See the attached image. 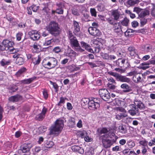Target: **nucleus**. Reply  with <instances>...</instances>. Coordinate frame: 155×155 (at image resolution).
I'll list each match as a JSON object with an SVG mask.
<instances>
[{
    "instance_id": "20",
    "label": "nucleus",
    "mask_w": 155,
    "mask_h": 155,
    "mask_svg": "<svg viewBox=\"0 0 155 155\" xmlns=\"http://www.w3.org/2000/svg\"><path fill=\"white\" fill-rule=\"evenodd\" d=\"M151 60H150L147 62H144L141 63L140 65L141 69L143 70H145L148 68L149 67L148 66L150 64H152L151 63Z\"/></svg>"
},
{
    "instance_id": "2",
    "label": "nucleus",
    "mask_w": 155,
    "mask_h": 155,
    "mask_svg": "<svg viewBox=\"0 0 155 155\" xmlns=\"http://www.w3.org/2000/svg\"><path fill=\"white\" fill-rule=\"evenodd\" d=\"M60 28L58 24L55 21H51L47 28V30L49 33L55 37L60 34Z\"/></svg>"
},
{
    "instance_id": "58",
    "label": "nucleus",
    "mask_w": 155,
    "mask_h": 155,
    "mask_svg": "<svg viewBox=\"0 0 155 155\" xmlns=\"http://www.w3.org/2000/svg\"><path fill=\"white\" fill-rule=\"evenodd\" d=\"M75 50L77 51H79L80 52H82L84 51V49L81 48L80 45L77 48H76Z\"/></svg>"
},
{
    "instance_id": "13",
    "label": "nucleus",
    "mask_w": 155,
    "mask_h": 155,
    "mask_svg": "<svg viewBox=\"0 0 155 155\" xmlns=\"http://www.w3.org/2000/svg\"><path fill=\"white\" fill-rule=\"evenodd\" d=\"M71 149L73 151L78 152L81 154H83L84 153L83 148L78 146H73L71 147Z\"/></svg>"
},
{
    "instance_id": "43",
    "label": "nucleus",
    "mask_w": 155,
    "mask_h": 155,
    "mask_svg": "<svg viewBox=\"0 0 155 155\" xmlns=\"http://www.w3.org/2000/svg\"><path fill=\"white\" fill-rule=\"evenodd\" d=\"M142 10V9L140 8L137 7H135L134 8L133 12H136L137 14L138 15V17L140 14L141 12V11Z\"/></svg>"
},
{
    "instance_id": "26",
    "label": "nucleus",
    "mask_w": 155,
    "mask_h": 155,
    "mask_svg": "<svg viewBox=\"0 0 155 155\" xmlns=\"http://www.w3.org/2000/svg\"><path fill=\"white\" fill-rule=\"evenodd\" d=\"M32 62L34 65H38L41 61V58L39 55L38 58H32Z\"/></svg>"
},
{
    "instance_id": "51",
    "label": "nucleus",
    "mask_w": 155,
    "mask_h": 155,
    "mask_svg": "<svg viewBox=\"0 0 155 155\" xmlns=\"http://www.w3.org/2000/svg\"><path fill=\"white\" fill-rule=\"evenodd\" d=\"M87 134L86 131L85 130H82L80 132V136L82 138H84L85 136H86Z\"/></svg>"
},
{
    "instance_id": "53",
    "label": "nucleus",
    "mask_w": 155,
    "mask_h": 155,
    "mask_svg": "<svg viewBox=\"0 0 155 155\" xmlns=\"http://www.w3.org/2000/svg\"><path fill=\"white\" fill-rule=\"evenodd\" d=\"M22 35V33L21 32H19L17 33L16 35L17 40L18 41H20L21 40V37Z\"/></svg>"
},
{
    "instance_id": "59",
    "label": "nucleus",
    "mask_w": 155,
    "mask_h": 155,
    "mask_svg": "<svg viewBox=\"0 0 155 155\" xmlns=\"http://www.w3.org/2000/svg\"><path fill=\"white\" fill-rule=\"evenodd\" d=\"M107 87L110 89L114 90L115 88V86L112 84L108 83L107 84Z\"/></svg>"
},
{
    "instance_id": "4",
    "label": "nucleus",
    "mask_w": 155,
    "mask_h": 155,
    "mask_svg": "<svg viewBox=\"0 0 155 155\" xmlns=\"http://www.w3.org/2000/svg\"><path fill=\"white\" fill-rule=\"evenodd\" d=\"M58 60L54 57H50L49 60L47 61L43 66L48 69H52L54 68L58 65Z\"/></svg>"
},
{
    "instance_id": "39",
    "label": "nucleus",
    "mask_w": 155,
    "mask_h": 155,
    "mask_svg": "<svg viewBox=\"0 0 155 155\" xmlns=\"http://www.w3.org/2000/svg\"><path fill=\"white\" fill-rule=\"evenodd\" d=\"M67 99L66 98H64L62 97H61L60 98V101L59 103L57 104V105L58 106H62V104H64L65 102V100Z\"/></svg>"
},
{
    "instance_id": "56",
    "label": "nucleus",
    "mask_w": 155,
    "mask_h": 155,
    "mask_svg": "<svg viewBox=\"0 0 155 155\" xmlns=\"http://www.w3.org/2000/svg\"><path fill=\"white\" fill-rule=\"evenodd\" d=\"M112 150L114 151H120L121 150L120 148L118 146H116L112 148Z\"/></svg>"
},
{
    "instance_id": "36",
    "label": "nucleus",
    "mask_w": 155,
    "mask_h": 155,
    "mask_svg": "<svg viewBox=\"0 0 155 155\" xmlns=\"http://www.w3.org/2000/svg\"><path fill=\"white\" fill-rule=\"evenodd\" d=\"M106 20L110 25H113V26L115 25H117V23L115 21H116L112 18H107Z\"/></svg>"
},
{
    "instance_id": "5",
    "label": "nucleus",
    "mask_w": 155,
    "mask_h": 155,
    "mask_svg": "<svg viewBox=\"0 0 155 155\" xmlns=\"http://www.w3.org/2000/svg\"><path fill=\"white\" fill-rule=\"evenodd\" d=\"M109 137L107 134H104L101 136L100 138H102V143L103 146L107 149L109 148L114 143H113L111 140L107 139Z\"/></svg>"
},
{
    "instance_id": "40",
    "label": "nucleus",
    "mask_w": 155,
    "mask_h": 155,
    "mask_svg": "<svg viewBox=\"0 0 155 155\" xmlns=\"http://www.w3.org/2000/svg\"><path fill=\"white\" fill-rule=\"evenodd\" d=\"M56 5L57 6L58 8L63 9L64 7V2H59V3H56Z\"/></svg>"
},
{
    "instance_id": "12",
    "label": "nucleus",
    "mask_w": 155,
    "mask_h": 155,
    "mask_svg": "<svg viewBox=\"0 0 155 155\" xmlns=\"http://www.w3.org/2000/svg\"><path fill=\"white\" fill-rule=\"evenodd\" d=\"M2 44L5 45L6 49L7 48V49L6 50H7L9 49L10 48L13 47L14 45V42L7 39H5L3 40Z\"/></svg>"
},
{
    "instance_id": "16",
    "label": "nucleus",
    "mask_w": 155,
    "mask_h": 155,
    "mask_svg": "<svg viewBox=\"0 0 155 155\" xmlns=\"http://www.w3.org/2000/svg\"><path fill=\"white\" fill-rule=\"evenodd\" d=\"M70 43L71 46L74 48V50L79 45L78 41L76 37L72 39H71L70 40Z\"/></svg>"
},
{
    "instance_id": "6",
    "label": "nucleus",
    "mask_w": 155,
    "mask_h": 155,
    "mask_svg": "<svg viewBox=\"0 0 155 155\" xmlns=\"http://www.w3.org/2000/svg\"><path fill=\"white\" fill-rule=\"evenodd\" d=\"M99 93L100 97L103 100L105 101H109L110 98V93L107 89H100Z\"/></svg>"
},
{
    "instance_id": "46",
    "label": "nucleus",
    "mask_w": 155,
    "mask_h": 155,
    "mask_svg": "<svg viewBox=\"0 0 155 155\" xmlns=\"http://www.w3.org/2000/svg\"><path fill=\"white\" fill-rule=\"evenodd\" d=\"M136 50L132 51L130 52V54L131 56H134V57H137L138 58L140 59L139 55L136 52Z\"/></svg>"
},
{
    "instance_id": "33",
    "label": "nucleus",
    "mask_w": 155,
    "mask_h": 155,
    "mask_svg": "<svg viewBox=\"0 0 155 155\" xmlns=\"http://www.w3.org/2000/svg\"><path fill=\"white\" fill-rule=\"evenodd\" d=\"M110 138L112 142L113 143H115L117 140L118 138V137L116 136L115 134L114 133H111L110 135Z\"/></svg>"
},
{
    "instance_id": "11",
    "label": "nucleus",
    "mask_w": 155,
    "mask_h": 155,
    "mask_svg": "<svg viewBox=\"0 0 155 155\" xmlns=\"http://www.w3.org/2000/svg\"><path fill=\"white\" fill-rule=\"evenodd\" d=\"M81 103L82 104L83 106L87 105L88 106V108L90 110H92V108L90 102H91V99L90 98H82L81 100Z\"/></svg>"
},
{
    "instance_id": "19",
    "label": "nucleus",
    "mask_w": 155,
    "mask_h": 155,
    "mask_svg": "<svg viewBox=\"0 0 155 155\" xmlns=\"http://www.w3.org/2000/svg\"><path fill=\"white\" fill-rule=\"evenodd\" d=\"M36 78V77H34L27 79H25L20 81L21 83L23 84H29L31 83Z\"/></svg>"
},
{
    "instance_id": "18",
    "label": "nucleus",
    "mask_w": 155,
    "mask_h": 155,
    "mask_svg": "<svg viewBox=\"0 0 155 155\" xmlns=\"http://www.w3.org/2000/svg\"><path fill=\"white\" fill-rule=\"evenodd\" d=\"M120 87L121 88L125 89L123 90V91L125 93L129 92L132 91L130 87L126 83L122 84Z\"/></svg>"
},
{
    "instance_id": "35",
    "label": "nucleus",
    "mask_w": 155,
    "mask_h": 155,
    "mask_svg": "<svg viewBox=\"0 0 155 155\" xmlns=\"http://www.w3.org/2000/svg\"><path fill=\"white\" fill-rule=\"evenodd\" d=\"M26 70L25 68L23 67L20 69L16 73V75L17 77L20 76L23 73L25 72Z\"/></svg>"
},
{
    "instance_id": "42",
    "label": "nucleus",
    "mask_w": 155,
    "mask_h": 155,
    "mask_svg": "<svg viewBox=\"0 0 155 155\" xmlns=\"http://www.w3.org/2000/svg\"><path fill=\"white\" fill-rule=\"evenodd\" d=\"M144 49L146 52H150L152 51V47L150 45H146L144 46Z\"/></svg>"
},
{
    "instance_id": "32",
    "label": "nucleus",
    "mask_w": 155,
    "mask_h": 155,
    "mask_svg": "<svg viewBox=\"0 0 155 155\" xmlns=\"http://www.w3.org/2000/svg\"><path fill=\"white\" fill-rule=\"evenodd\" d=\"M133 80L135 83L141 82L142 80L141 77L140 76L136 75L134 76L133 78Z\"/></svg>"
},
{
    "instance_id": "17",
    "label": "nucleus",
    "mask_w": 155,
    "mask_h": 155,
    "mask_svg": "<svg viewBox=\"0 0 155 155\" xmlns=\"http://www.w3.org/2000/svg\"><path fill=\"white\" fill-rule=\"evenodd\" d=\"M111 15L113 17V18L116 21H117L119 18L120 14L118 10H115L112 11Z\"/></svg>"
},
{
    "instance_id": "7",
    "label": "nucleus",
    "mask_w": 155,
    "mask_h": 155,
    "mask_svg": "<svg viewBox=\"0 0 155 155\" xmlns=\"http://www.w3.org/2000/svg\"><path fill=\"white\" fill-rule=\"evenodd\" d=\"M90 104L92 107V110L98 108L100 106V103L102 102V100L100 98L91 97V98Z\"/></svg>"
},
{
    "instance_id": "45",
    "label": "nucleus",
    "mask_w": 155,
    "mask_h": 155,
    "mask_svg": "<svg viewBox=\"0 0 155 155\" xmlns=\"http://www.w3.org/2000/svg\"><path fill=\"white\" fill-rule=\"evenodd\" d=\"M81 47L84 48L85 50L90 45L83 41L81 42Z\"/></svg>"
},
{
    "instance_id": "23",
    "label": "nucleus",
    "mask_w": 155,
    "mask_h": 155,
    "mask_svg": "<svg viewBox=\"0 0 155 155\" xmlns=\"http://www.w3.org/2000/svg\"><path fill=\"white\" fill-rule=\"evenodd\" d=\"M119 131L122 134H124L127 133V128L126 125H120L118 127Z\"/></svg>"
},
{
    "instance_id": "48",
    "label": "nucleus",
    "mask_w": 155,
    "mask_h": 155,
    "mask_svg": "<svg viewBox=\"0 0 155 155\" xmlns=\"http://www.w3.org/2000/svg\"><path fill=\"white\" fill-rule=\"evenodd\" d=\"M50 83L51 84L53 85L54 88L56 90V92L57 91L58 89V86L57 84L51 81H50Z\"/></svg>"
},
{
    "instance_id": "15",
    "label": "nucleus",
    "mask_w": 155,
    "mask_h": 155,
    "mask_svg": "<svg viewBox=\"0 0 155 155\" xmlns=\"http://www.w3.org/2000/svg\"><path fill=\"white\" fill-rule=\"evenodd\" d=\"M134 106L136 105L137 107L141 109H144L145 106L143 104L140 100L137 99H135L134 101Z\"/></svg>"
},
{
    "instance_id": "9",
    "label": "nucleus",
    "mask_w": 155,
    "mask_h": 155,
    "mask_svg": "<svg viewBox=\"0 0 155 155\" xmlns=\"http://www.w3.org/2000/svg\"><path fill=\"white\" fill-rule=\"evenodd\" d=\"M28 35L31 39L33 41L38 40L40 38V32L36 30H32L28 32Z\"/></svg>"
},
{
    "instance_id": "34",
    "label": "nucleus",
    "mask_w": 155,
    "mask_h": 155,
    "mask_svg": "<svg viewBox=\"0 0 155 155\" xmlns=\"http://www.w3.org/2000/svg\"><path fill=\"white\" fill-rule=\"evenodd\" d=\"M129 20L126 17L124 18L121 21V25L124 26H127L128 25Z\"/></svg>"
},
{
    "instance_id": "60",
    "label": "nucleus",
    "mask_w": 155,
    "mask_h": 155,
    "mask_svg": "<svg viewBox=\"0 0 155 155\" xmlns=\"http://www.w3.org/2000/svg\"><path fill=\"white\" fill-rule=\"evenodd\" d=\"M132 26L133 27L136 28L138 26V23L137 21H134L131 23Z\"/></svg>"
},
{
    "instance_id": "55",
    "label": "nucleus",
    "mask_w": 155,
    "mask_h": 155,
    "mask_svg": "<svg viewBox=\"0 0 155 155\" xmlns=\"http://www.w3.org/2000/svg\"><path fill=\"white\" fill-rule=\"evenodd\" d=\"M150 14L152 16L155 18V7L151 9Z\"/></svg>"
},
{
    "instance_id": "21",
    "label": "nucleus",
    "mask_w": 155,
    "mask_h": 155,
    "mask_svg": "<svg viewBox=\"0 0 155 155\" xmlns=\"http://www.w3.org/2000/svg\"><path fill=\"white\" fill-rule=\"evenodd\" d=\"M150 14V11L149 10L147 9H142L141 12L139 15V17L145 18L146 16L149 15Z\"/></svg>"
},
{
    "instance_id": "44",
    "label": "nucleus",
    "mask_w": 155,
    "mask_h": 155,
    "mask_svg": "<svg viewBox=\"0 0 155 155\" xmlns=\"http://www.w3.org/2000/svg\"><path fill=\"white\" fill-rule=\"evenodd\" d=\"M90 13L92 16L96 17L97 16V12L94 8H91L90 10Z\"/></svg>"
},
{
    "instance_id": "64",
    "label": "nucleus",
    "mask_w": 155,
    "mask_h": 155,
    "mask_svg": "<svg viewBox=\"0 0 155 155\" xmlns=\"http://www.w3.org/2000/svg\"><path fill=\"white\" fill-rule=\"evenodd\" d=\"M67 109L69 110H71L73 108L71 104L69 102L67 103Z\"/></svg>"
},
{
    "instance_id": "10",
    "label": "nucleus",
    "mask_w": 155,
    "mask_h": 155,
    "mask_svg": "<svg viewBox=\"0 0 155 155\" xmlns=\"http://www.w3.org/2000/svg\"><path fill=\"white\" fill-rule=\"evenodd\" d=\"M73 24L74 28L73 33L75 35H78L80 32V27L79 23L76 21L74 20Z\"/></svg>"
},
{
    "instance_id": "30",
    "label": "nucleus",
    "mask_w": 155,
    "mask_h": 155,
    "mask_svg": "<svg viewBox=\"0 0 155 155\" xmlns=\"http://www.w3.org/2000/svg\"><path fill=\"white\" fill-rule=\"evenodd\" d=\"M30 148L31 147L29 146V145L25 144L23 145V147L21 149L23 153H25L27 151H28Z\"/></svg>"
},
{
    "instance_id": "28",
    "label": "nucleus",
    "mask_w": 155,
    "mask_h": 155,
    "mask_svg": "<svg viewBox=\"0 0 155 155\" xmlns=\"http://www.w3.org/2000/svg\"><path fill=\"white\" fill-rule=\"evenodd\" d=\"M138 18L140 20V26L143 27L147 23V20L145 18L138 17Z\"/></svg>"
},
{
    "instance_id": "14",
    "label": "nucleus",
    "mask_w": 155,
    "mask_h": 155,
    "mask_svg": "<svg viewBox=\"0 0 155 155\" xmlns=\"http://www.w3.org/2000/svg\"><path fill=\"white\" fill-rule=\"evenodd\" d=\"M22 96L18 94L12 96L8 98V100L10 101L13 102H17L22 100Z\"/></svg>"
},
{
    "instance_id": "8",
    "label": "nucleus",
    "mask_w": 155,
    "mask_h": 155,
    "mask_svg": "<svg viewBox=\"0 0 155 155\" xmlns=\"http://www.w3.org/2000/svg\"><path fill=\"white\" fill-rule=\"evenodd\" d=\"M88 31L91 35L94 37H99L102 34L100 31L96 27H90L88 28Z\"/></svg>"
},
{
    "instance_id": "52",
    "label": "nucleus",
    "mask_w": 155,
    "mask_h": 155,
    "mask_svg": "<svg viewBox=\"0 0 155 155\" xmlns=\"http://www.w3.org/2000/svg\"><path fill=\"white\" fill-rule=\"evenodd\" d=\"M56 13L59 15H61L63 14L64 10L57 8L56 9Z\"/></svg>"
},
{
    "instance_id": "62",
    "label": "nucleus",
    "mask_w": 155,
    "mask_h": 155,
    "mask_svg": "<svg viewBox=\"0 0 155 155\" xmlns=\"http://www.w3.org/2000/svg\"><path fill=\"white\" fill-rule=\"evenodd\" d=\"M53 51L56 53H58L61 51V49L59 47H56L53 49Z\"/></svg>"
},
{
    "instance_id": "54",
    "label": "nucleus",
    "mask_w": 155,
    "mask_h": 155,
    "mask_svg": "<svg viewBox=\"0 0 155 155\" xmlns=\"http://www.w3.org/2000/svg\"><path fill=\"white\" fill-rule=\"evenodd\" d=\"M139 143L144 147L147 146V142L146 140L140 141Z\"/></svg>"
},
{
    "instance_id": "31",
    "label": "nucleus",
    "mask_w": 155,
    "mask_h": 155,
    "mask_svg": "<svg viewBox=\"0 0 155 155\" xmlns=\"http://www.w3.org/2000/svg\"><path fill=\"white\" fill-rule=\"evenodd\" d=\"M10 63V61L9 60L6 61L4 59H2L0 61V64L1 65L5 67V66L9 65Z\"/></svg>"
},
{
    "instance_id": "63",
    "label": "nucleus",
    "mask_w": 155,
    "mask_h": 155,
    "mask_svg": "<svg viewBox=\"0 0 155 155\" xmlns=\"http://www.w3.org/2000/svg\"><path fill=\"white\" fill-rule=\"evenodd\" d=\"M43 95L44 97V98L45 99H47L48 97V94L46 90H44L43 91Z\"/></svg>"
},
{
    "instance_id": "57",
    "label": "nucleus",
    "mask_w": 155,
    "mask_h": 155,
    "mask_svg": "<svg viewBox=\"0 0 155 155\" xmlns=\"http://www.w3.org/2000/svg\"><path fill=\"white\" fill-rule=\"evenodd\" d=\"M68 37L70 40H71V39H72L74 38H76V37L74 36V35H73L72 32L71 31H69V32Z\"/></svg>"
},
{
    "instance_id": "24",
    "label": "nucleus",
    "mask_w": 155,
    "mask_h": 155,
    "mask_svg": "<svg viewBox=\"0 0 155 155\" xmlns=\"http://www.w3.org/2000/svg\"><path fill=\"white\" fill-rule=\"evenodd\" d=\"M114 28V31L116 33H119L120 31H122L121 27L120 25V22L117 23V25H115L113 26Z\"/></svg>"
},
{
    "instance_id": "1",
    "label": "nucleus",
    "mask_w": 155,
    "mask_h": 155,
    "mask_svg": "<svg viewBox=\"0 0 155 155\" xmlns=\"http://www.w3.org/2000/svg\"><path fill=\"white\" fill-rule=\"evenodd\" d=\"M64 126V120L62 119L57 120L54 124L49 128V134L50 135L58 134L61 132Z\"/></svg>"
},
{
    "instance_id": "37",
    "label": "nucleus",
    "mask_w": 155,
    "mask_h": 155,
    "mask_svg": "<svg viewBox=\"0 0 155 155\" xmlns=\"http://www.w3.org/2000/svg\"><path fill=\"white\" fill-rule=\"evenodd\" d=\"M54 145V143L51 141H47L45 144V146L49 148H51Z\"/></svg>"
},
{
    "instance_id": "27",
    "label": "nucleus",
    "mask_w": 155,
    "mask_h": 155,
    "mask_svg": "<svg viewBox=\"0 0 155 155\" xmlns=\"http://www.w3.org/2000/svg\"><path fill=\"white\" fill-rule=\"evenodd\" d=\"M97 131L98 133V134L100 136H102V134H105L107 133L108 132L107 129L105 128H103L102 129H100L99 128L97 129Z\"/></svg>"
},
{
    "instance_id": "22",
    "label": "nucleus",
    "mask_w": 155,
    "mask_h": 155,
    "mask_svg": "<svg viewBox=\"0 0 155 155\" xmlns=\"http://www.w3.org/2000/svg\"><path fill=\"white\" fill-rule=\"evenodd\" d=\"M131 106L133 107V109L130 110H129V113L132 116L135 115L137 113H138V108H136L135 106H134V104H132L130 105Z\"/></svg>"
},
{
    "instance_id": "38",
    "label": "nucleus",
    "mask_w": 155,
    "mask_h": 155,
    "mask_svg": "<svg viewBox=\"0 0 155 155\" xmlns=\"http://www.w3.org/2000/svg\"><path fill=\"white\" fill-rule=\"evenodd\" d=\"M138 3V0H128L127 3L130 6H132Z\"/></svg>"
},
{
    "instance_id": "61",
    "label": "nucleus",
    "mask_w": 155,
    "mask_h": 155,
    "mask_svg": "<svg viewBox=\"0 0 155 155\" xmlns=\"http://www.w3.org/2000/svg\"><path fill=\"white\" fill-rule=\"evenodd\" d=\"M6 48L5 45H3L2 43L0 44V52L3 51L5 50H6Z\"/></svg>"
},
{
    "instance_id": "25",
    "label": "nucleus",
    "mask_w": 155,
    "mask_h": 155,
    "mask_svg": "<svg viewBox=\"0 0 155 155\" xmlns=\"http://www.w3.org/2000/svg\"><path fill=\"white\" fill-rule=\"evenodd\" d=\"M24 58L22 57V55H21L16 59L15 63L19 65H21L24 63Z\"/></svg>"
},
{
    "instance_id": "29",
    "label": "nucleus",
    "mask_w": 155,
    "mask_h": 155,
    "mask_svg": "<svg viewBox=\"0 0 155 155\" xmlns=\"http://www.w3.org/2000/svg\"><path fill=\"white\" fill-rule=\"evenodd\" d=\"M8 89L9 92L13 93L18 89V87L16 85H13L12 86H10L8 87Z\"/></svg>"
},
{
    "instance_id": "47",
    "label": "nucleus",
    "mask_w": 155,
    "mask_h": 155,
    "mask_svg": "<svg viewBox=\"0 0 155 155\" xmlns=\"http://www.w3.org/2000/svg\"><path fill=\"white\" fill-rule=\"evenodd\" d=\"M30 7L32 11L34 12H36L39 8L38 6L34 4H33Z\"/></svg>"
},
{
    "instance_id": "50",
    "label": "nucleus",
    "mask_w": 155,
    "mask_h": 155,
    "mask_svg": "<svg viewBox=\"0 0 155 155\" xmlns=\"http://www.w3.org/2000/svg\"><path fill=\"white\" fill-rule=\"evenodd\" d=\"M72 14L78 16L79 15L78 10L74 8H73L71 9Z\"/></svg>"
},
{
    "instance_id": "3",
    "label": "nucleus",
    "mask_w": 155,
    "mask_h": 155,
    "mask_svg": "<svg viewBox=\"0 0 155 155\" xmlns=\"http://www.w3.org/2000/svg\"><path fill=\"white\" fill-rule=\"evenodd\" d=\"M108 74L114 77L117 81L121 82L129 83L130 81V79L127 78L125 76L121 75L117 73L109 71L107 72Z\"/></svg>"
},
{
    "instance_id": "41",
    "label": "nucleus",
    "mask_w": 155,
    "mask_h": 155,
    "mask_svg": "<svg viewBox=\"0 0 155 155\" xmlns=\"http://www.w3.org/2000/svg\"><path fill=\"white\" fill-rule=\"evenodd\" d=\"M47 127L45 126H41L38 128V130L40 133H42L45 132Z\"/></svg>"
},
{
    "instance_id": "49",
    "label": "nucleus",
    "mask_w": 155,
    "mask_h": 155,
    "mask_svg": "<svg viewBox=\"0 0 155 155\" xmlns=\"http://www.w3.org/2000/svg\"><path fill=\"white\" fill-rule=\"evenodd\" d=\"M47 111V109L45 107H43V108L40 114V115L38 116H43L45 115Z\"/></svg>"
}]
</instances>
